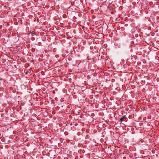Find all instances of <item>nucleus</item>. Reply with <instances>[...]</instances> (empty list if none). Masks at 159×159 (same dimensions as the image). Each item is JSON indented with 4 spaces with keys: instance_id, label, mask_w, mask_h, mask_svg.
<instances>
[{
    "instance_id": "1",
    "label": "nucleus",
    "mask_w": 159,
    "mask_h": 159,
    "mask_svg": "<svg viewBox=\"0 0 159 159\" xmlns=\"http://www.w3.org/2000/svg\"><path fill=\"white\" fill-rule=\"evenodd\" d=\"M126 119V118L125 116H123L120 119V121L121 122L125 121V120Z\"/></svg>"
},
{
    "instance_id": "2",
    "label": "nucleus",
    "mask_w": 159,
    "mask_h": 159,
    "mask_svg": "<svg viewBox=\"0 0 159 159\" xmlns=\"http://www.w3.org/2000/svg\"><path fill=\"white\" fill-rule=\"evenodd\" d=\"M34 33H34V31H33V32H32V34H34Z\"/></svg>"
},
{
    "instance_id": "3",
    "label": "nucleus",
    "mask_w": 159,
    "mask_h": 159,
    "mask_svg": "<svg viewBox=\"0 0 159 159\" xmlns=\"http://www.w3.org/2000/svg\"><path fill=\"white\" fill-rule=\"evenodd\" d=\"M88 63H89V64H90V63H92L91 62H90L89 61H88Z\"/></svg>"
}]
</instances>
